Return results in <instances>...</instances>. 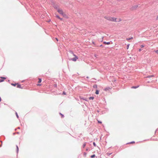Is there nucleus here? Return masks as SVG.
<instances>
[{"instance_id": "nucleus-7", "label": "nucleus", "mask_w": 158, "mask_h": 158, "mask_svg": "<svg viewBox=\"0 0 158 158\" xmlns=\"http://www.w3.org/2000/svg\"><path fill=\"white\" fill-rule=\"evenodd\" d=\"M139 87V86L138 85L137 86H132L131 87V88L132 89H136L138 87Z\"/></svg>"}, {"instance_id": "nucleus-12", "label": "nucleus", "mask_w": 158, "mask_h": 158, "mask_svg": "<svg viewBox=\"0 0 158 158\" xmlns=\"http://www.w3.org/2000/svg\"><path fill=\"white\" fill-rule=\"evenodd\" d=\"M95 155L94 154L91 156V157L92 158H94L95 157Z\"/></svg>"}, {"instance_id": "nucleus-31", "label": "nucleus", "mask_w": 158, "mask_h": 158, "mask_svg": "<svg viewBox=\"0 0 158 158\" xmlns=\"http://www.w3.org/2000/svg\"><path fill=\"white\" fill-rule=\"evenodd\" d=\"M41 84H37V86H41Z\"/></svg>"}, {"instance_id": "nucleus-5", "label": "nucleus", "mask_w": 158, "mask_h": 158, "mask_svg": "<svg viewBox=\"0 0 158 158\" xmlns=\"http://www.w3.org/2000/svg\"><path fill=\"white\" fill-rule=\"evenodd\" d=\"M16 87L18 88L22 89V88L21 87V86L18 83H16Z\"/></svg>"}, {"instance_id": "nucleus-23", "label": "nucleus", "mask_w": 158, "mask_h": 158, "mask_svg": "<svg viewBox=\"0 0 158 158\" xmlns=\"http://www.w3.org/2000/svg\"><path fill=\"white\" fill-rule=\"evenodd\" d=\"M16 147H17V152H18V151H19V148L17 146H16Z\"/></svg>"}, {"instance_id": "nucleus-25", "label": "nucleus", "mask_w": 158, "mask_h": 158, "mask_svg": "<svg viewBox=\"0 0 158 158\" xmlns=\"http://www.w3.org/2000/svg\"><path fill=\"white\" fill-rule=\"evenodd\" d=\"M155 52L156 53L158 54V50H156Z\"/></svg>"}, {"instance_id": "nucleus-21", "label": "nucleus", "mask_w": 158, "mask_h": 158, "mask_svg": "<svg viewBox=\"0 0 158 158\" xmlns=\"http://www.w3.org/2000/svg\"><path fill=\"white\" fill-rule=\"evenodd\" d=\"M63 95H66V93L65 92L63 91Z\"/></svg>"}, {"instance_id": "nucleus-9", "label": "nucleus", "mask_w": 158, "mask_h": 158, "mask_svg": "<svg viewBox=\"0 0 158 158\" xmlns=\"http://www.w3.org/2000/svg\"><path fill=\"white\" fill-rule=\"evenodd\" d=\"M39 81H38V82L39 83H40L41 82V79H40V78H39Z\"/></svg>"}, {"instance_id": "nucleus-35", "label": "nucleus", "mask_w": 158, "mask_h": 158, "mask_svg": "<svg viewBox=\"0 0 158 158\" xmlns=\"http://www.w3.org/2000/svg\"><path fill=\"white\" fill-rule=\"evenodd\" d=\"M142 50L141 49H139V51L140 52Z\"/></svg>"}, {"instance_id": "nucleus-11", "label": "nucleus", "mask_w": 158, "mask_h": 158, "mask_svg": "<svg viewBox=\"0 0 158 158\" xmlns=\"http://www.w3.org/2000/svg\"><path fill=\"white\" fill-rule=\"evenodd\" d=\"M112 154V153H106V155L108 156H109L111 154Z\"/></svg>"}, {"instance_id": "nucleus-27", "label": "nucleus", "mask_w": 158, "mask_h": 158, "mask_svg": "<svg viewBox=\"0 0 158 158\" xmlns=\"http://www.w3.org/2000/svg\"><path fill=\"white\" fill-rule=\"evenodd\" d=\"M144 46L143 45H141L140 46V47L141 48H143L144 47Z\"/></svg>"}, {"instance_id": "nucleus-14", "label": "nucleus", "mask_w": 158, "mask_h": 158, "mask_svg": "<svg viewBox=\"0 0 158 158\" xmlns=\"http://www.w3.org/2000/svg\"><path fill=\"white\" fill-rule=\"evenodd\" d=\"M11 85H12L13 86H16V84H11Z\"/></svg>"}, {"instance_id": "nucleus-15", "label": "nucleus", "mask_w": 158, "mask_h": 158, "mask_svg": "<svg viewBox=\"0 0 158 158\" xmlns=\"http://www.w3.org/2000/svg\"><path fill=\"white\" fill-rule=\"evenodd\" d=\"M85 145H86V143H84L83 144V148H84L85 147Z\"/></svg>"}, {"instance_id": "nucleus-4", "label": "nucleus", "mask_w": 158, "mask_h": 158, "mask_svg": "<svg viewBox=\"0 0 158 158\" xmlns=\"http://www.w3.org/2000/svg\"><path fill=\"white\" fill-rule=\"evenodd\" d=\"M112 88V87L111 88L109 87H107L106 88H105L104 89V90L106 91H108L110 89Z\"/></svg>"}, {"instance_id": "nucleus-34", "label": "nucleus", "mask_w": 158, "mask_h": 158, "mask_svg": "<svg viewBox=\"0 0 158 158\" xmlns=\"http://www.w3.org/2000/svg\"><path fill=\"white\" fill-rule=\"evenodd\" d=\"M86 153L85 152L84 153V155L85 156H86Z\"/></svg>"}, {"instance_id": "nucleus-13", "label": "nucleus", "mask_w": 158, "mask_h": 158, "mask_svg": "<svg viewBox=\"0 0 158 158\" xmlns=\"http://www.w3.org/2000/svg\"><path fill=\"white\" fill-rule=\"evenodd\" d=\"M133 39V37H131V38H127V40H130L131 39Z\"/></svg>"}, {"instance_id": "nucleus-1", "label": "nucleus", "mask_w": 158, "mask_h": 158, "mask_svg": "<svg viewBox=\"0 0 158 158\" xmlns=\"http://www.w3.org/2000/svg\"><path fill=\"white\" fill-rule=\"evenodd\" d=\"M116 18L114 17H110L108 19V20L114 22H116Z\"/></svg>"}, {"instance_id": "nucleus-33", "label": "nucleus", "mask_w": 158, "mask_h": 158, "mask_svg": "<svg viewBox=\"0 0 158 158\" xmlns=\"http://www.w3.org/2000/svg\"><path fill=\"white\" fill-rule=\"evenodd\" d=\"M3 81V80H0V82H2Z\"/></svg>"}, {"instance_id": "nucleus-30", "label": "nucleus", "mask_w": 158, "mask_h": 158, "mask_svg": "<svg viewBox=\"0 0 158 158\" xmlns=\"http://www.w3.org/2000/svg\"><path fill=\"white\" fill-rule=\"evenodd\" d=\"M56 17L59 19H60V18L59 17L58 15L56 16Z\"/></svg>"}, {"instance_id": "nucleus-29", "label": "nucleus", "mask_w": 158, "mask_h": 158, "mask_svg": "<svg viewBox=\"0 0 158 158\" xmlns=\"http://www.w3.org/2000/svg\"><path fill=\"white\" fill-rule=\"evenodd\" d=\"M60 114L61 115V117H64V115H63L62 114H61V113H60Z\"/></svg>"}, {"instance_id": "nucleus-28", "label": "nucleus", "mask_w": 158, "mask_h": 158, "mask_svg": "<svg viewBox=\"0 0 158 158\" xmlns=\"http://www.w3.org/2000/svg\"><path fill=\"white\" fill-rule=\"evenodd\" d=\"M16 116H17V117L18 118H19V116H18V114H17V113H16Z\"/></svg>"}, {"instance_id": "nucleus-32", "label": "nucleus", "mask_w": 158, "mask_h": 158, "mask_svg": "<svg viewBox=\"0 0 158 158\" xmlns=\"http://www.w3.org/2000/svg\"><path fill=\"white\" fill-rule=\"evenodd\" d=\"M55 39H56V41H58V39H57V38H55Z\"/></svg>"}, {"instance_id": "nucleus-37", "label": "nucleus", "mask_w": 158, "mask_h": 158, "mask_svg": "<svg viewBox=\"0 0 158 158\" xmlns=\"http://www.w3.org/2000/svg\"><path fill=\"white\" fill-rule=\"evenodd\" d=\"M60 19L61 20H62V18H60V19Z\"/></svg>"}, {"instance_id": "nucleus-18", "label": "nucleus", "mask_w": 158, "mask_h": 158, "mask_svg": "<svg viewBox=\"0 0 158 158\" xmlns=\"http://www.w3.org/2000/svg\"><path fill=\"white\" fill-rule=\"evenodd\" d=\"M1 78L3 79H6V77H1Z\"/></svg>"}, {"instance_id": "nucleus-38", "label": "nucleus", "mask_w": 158, "mask_h": 158, "mask_svg": "<svg viewBox=\"0 0 158 158\" xmlns=\"http://www.w3.org/2000/svg\"><path fill=\"white\" fill-rule=\"evenodd\" d=\"M102 46V45H100V46Z\"/></svg>"}, {"instance_id": "nucleus-22", "label": "nucleus", "mask_w": 158, "mask_h": 158, "mask_svg": "<svg viewBox=\"0 0 158 158\" xmlns=\"http://www.w3.org/2000/svg\"><path fill=\"white\" fill-rule=\"evenodd\" d=\"M93 144L94 145L95 147L96 146V144H95V142H94V143H93Z\"/></svg>"}, {"instance_id": "nucleus-36", "label": "nucleus", "mask_w": 158, "mask_h": 158, "mask_svg": "<svg viewBox=\"0 0 158 158\" xmlns=\"http://www.w3.org/2000/svg\"><path fill=\"white\" fill-rule=\"evenodd\" d=\"M156 19L158 20V15L156 17Z\"/></svg>"}, {"instance_id": "nucleus-16", "label": "nucleus", "mask_w": 158, "mask_h": 158, "mask_svg": "<svg viewBox=\"0 0 158 158\" xmlns=\"http://www.w3.org/2000/svg\"><path fill=\"white\" fill-rule=\"evenodd\" d=\"M129 45H130V44H128L127 45V49H128L129 48Z\"/></svg>"}, {"instance_id": "nucleus-2", "label": "nucleus", "mask_w": 158, "mask_h": 158, "mask_svg": "<svg viewBox=\"0 0 158 158\" xmlns=\"http://www.w3.org/2000/svg\"><path fill=\"white\" fill-rule=\"evenodd\" d=\"M72 54L73 56H74V57L71 59V60L74 61H76L78 59V57L75 55L73 52H72Z\"/></svg>"}, {"instance_id": "nucleus-19", "label": "nucleus", "mask_w": 158, "mask_h": 158, "mask_svg": "<svg viewBox=\"0 0 158 158\" xmlns=\"http://www.w3.org/2000/svg\"><path fill=\"white\" fill-rule=\"evenodd\" d=\"M55 87H57V85L56 84H55L53 85Z\"/></svg>"}, {"instance_id": "nucleus-8", "label": "nucleus", "mask_w": 158, "mask_h": 158, "mask_svg": "<svg viewBox=\"0 0 158 158\" xmlns=\"http://www.w3.org/2000/svg\"><path fill=\"white\" fill-rule=\"evenodd\" d=\"M94 99V97H90L89 98V100H93Z\"/></svg>"}, {"instance_id": "nucleus-17", "label": "nucleus", "mask_w": 158, "mask_h": 158, "mask_svg": "<svg viewBox=\"0 0 158 158\" xmlns=\"http://www.w3.org/2000/svg\"><path fill=\"white\" fill-rule=\"evenodd\" d=\"M154 77V76L153 75H151V76H148L147 77H148V78H150L151 77Z\"/></svg>"}, {"instance_id": "nucleus-6", "label": "nucleus", "mask_w": 158, "mask_h": 158, "mask_svg": "<svg viewBox=\"0 0 158 158\" xmlns=\"http://www.w3.org/2000/svg\"><path fill=\"white\" fill-rule=\"evenodd\" d=\"M103 43L105 44L109 45L110 44V42H103Z\"/></svg>"}, {"instance_id": "nucleus-26", "label": "nucleus", "mask_w": 158, "mask_h": 158, "mask_svg": "<svg viewBox=\"0 0 158 158\" xmlns=\"http://www.w3.org/2000/svg\"><path fill=\"white\" fill-rule=\"evenodd\" d=\"M98 123H102V122H101V121H98Z\"/></svg>"}, {"instance_id": "nucleus-20", "label": "nucleus", "mask_w": 158, "mask_h": 158, "mask_svg": "<svg viewBox=\"0 0 158 158\" xmlns=\"http://www.w3.org/2000/svg\"><path fill=\"white\" fill-rule=\"evenodd\" d=\"M109 17H108L105 16V17H104V18H105V19H106L108 20V18H109Z\"/></svg>"}, {"instance_id": "nucleus-10", "label": "nucleus", "mask_w": 158, "mask_h": 158, "mask_svg": "<svg viewBox=\"0 0 158 158\" xmlns=\"http://www.w3.org/2000/svg\"><path fill=\"white\" fill-rule=\"evenodd\" d=\"M95 94H99V91L98 90H96L95 92Z\"/></svg>"}, {"instance_id": "nucleus-24", "label": "nucleus", "mask_w": 158, "mask_h": 158, "mask_svg": "<svg viewBox=\"0 0 158 158\" xmlns=\"http://www.w3.org/2000/svg\"><path fill=\"white\" fill-rule=\"evenodd\" d=\"M135 143V142L134 141H133V142L130 143H129L131 144V143Z\"/></svg>"}, {"instance_id": "nucleus-3", "label": "nucleus", "mask_w": 158, "mask_h": 158, "mask_svg": "<svg viewBox=\"0 0 158 158\" xmlns=\"http://www.w3.org/2000/svg\"><path fill=\"white\" fill-rule=\"evenodd\" d=\"M57 11L60 14L64 15V12L62 9L58 8L57 9Z\"/></svg>"}]
</instances>
